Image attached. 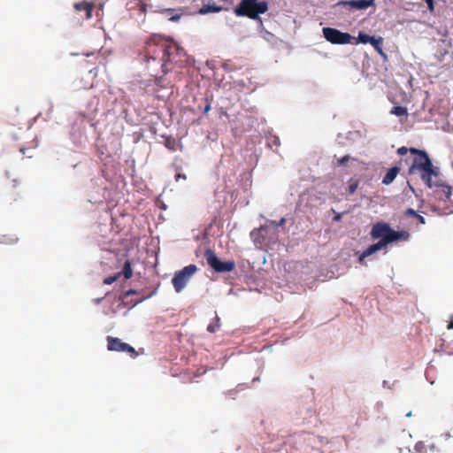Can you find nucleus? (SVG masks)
I'll list each match as a JSON object with an SVG mask.
<instances>
[{"instance_id":"5701e85b","label":"nucleus","mask_w":453,"mask_h":453,"mask_svg":"<svg viewBox=\"0 0 453 453\" xmlns=\"http://www.w3.org/2000/svg\"><path fill=\"white\" fill-rule=\"evenodd\" d=\"M358 185H359V183H358V181H357V180H351L349 181V187H348V193H349V195H353V194L357 191V188H358Z\"/></svg>"},{"instance_id":"4be33fe9","label":"nucleus","mask_w":453,"mask_h":453,"mask_svg":"<svg viewBox=\"0 0 453 453\" xmlns=\"http://www.w3.org/2000/svg\"><path fill=\"white\" fill-rule=\"evenodd\" d=\"M268 145L270 148H278L280 146V139L276 135H272L267 138Z\"/></svg>"},{"instance_id":"58836bf2","label":"nucleus","mask_w":453,"mask_h":453,"mask_svg":"<svg viewBox=\"0 0 453 453\" xmlns=\"http://www.w3.org/2000/svg\"><path fill=\"white\" fill-rule=\"evenodd\" d=\"M411 412H409L406 414L407 417H411Z\"/></svg>"},{"instance_id":"2eb2a0df","label":"nucleus","mask_w":453,"mask_h":453,"mask_svg":"<svg viewBox=\"0 0 453 453\" xmlns=\"http://www.w3.org/2000/svg\"><path fill=\"white\" fill-rule=\"evenodd\" d=\"M371 43L374 50L382 57L386 58V54L385 52L383 51V38L379 36V37H375V36H372V39H371V42H369Z\"/></svg>"},{"instance_id":"9b49d317","label":"nucleus","mask_w":453,"mask_h":453,"mask_svg":"<svg viewBox=\"0 0 453 453\" xmlns=\"http://www.w3.org/2000/svg\"><path fill=\"white\" fill-rule=\"evenodd\" d=\"M427 187L429 188H435L434 193L439 200L448 201L450 199L452 188L440 178V175L438 179L432 180L431 186Z\"/></svg>"},{"instance_id":"f257e3e1","label":"nucleus","mask_w":453,"mask_h":453,"mask_svg":"<svg viewBox=\"0 0 453 453\" xmlns=\"http://www.w3.org/2000/svg\"><path fill=\"white\" fill-rule=\"evenodd\" d=\"M144 60L150 68L160 66L163 74L172 70V65L182 62L185 52L176 42L160 35H152L145 43Z\"/></svg>"},{"instance_id":"c85d7f7f","label":"nucleus","mask_w":453,"mask_h":453,"mask_svg":"<svg viewBox=\"0 0 453 453\" xmlns=\"http://www.w3.org/2000/svg\"><path fill=\"white\" fill-rule=\"evenodd\" d=\"M427 4V7L430 12H434V0H425Z\"/></svg>"},{"instance_id":"f03ea898","label":"nucleus","mask_w":453,"mask_h":453,"mask_svg":"<svg viewBox=\"0 0 453 453\" xmlns=\"http://www.w3.org/2000/svg\"><path fill=\"white\" fill-rule=\"evenodd\" d=\"M371 236L372 239L380 240L371 246H369L363 253L360 254L358 257V262L364 264V260L365 257L372 255L373 253L380 250L382 248L386 247L388 243L393 242H396L399 240L406 241L408 240L410 234L406 231L397 232L392 229L388 224L378 222L373 225L371 230Z\"/></svg>"},{"instance_id":"f704fd0d","label":"nucleus","mask_w":453,"mask_h":453,"mask_svg":"<svg viewBox=\"0 0 453 453\" xmlns=\"http://www.w3.org/2000/svg\"><path fill=\"white\" fill-rule=\"evenodd\" d=\"M89 73H94V76H96L97 74L96 68L89 70Z\"/></svg>"},{"instance_id":"6ab92c4d","label":"nucleus","mask_w":453,"mask_h":453,"mask_svg":"<svg viewBox=\"0 0 453 453\" xmlns=\"http://www.w3.org/2000/svg\"><path fill=\"white\" fill-rule=\"evenodd\" d=\"M120 275L123 274L125 279L128 280L132 277L133 275V270H132V267H131V263L130 261L127 260L124 264V266H123V270L121 273H119Z\"/></svg>"},{"instance_id":"b1692460","label":"nucleus","mask_w":453,"mask_h":453,"mask_svg":"<svg viewBox=\"0 0 453 453\" xmlns=\"http://www.w3.org/2000/svg\"><path fill=\"white\" fill-rule=\"evenodd\" d=\"M154 76V82L157 86H159L161 88H165V79L163 76H157V74L153 75Z\"/></svg>"},{"instance_id":"1a4fd4ad","label":"nucleus","mask_w":453,"mask_h":453,"mask_svg":"<svg viewBox=\"0 0 453 453\" xmlns=\"http://www.w3.org/2000/svg\"><path fill=\"white\" fill-rule=\"evenodd\" d=\"M322 32L325 39L332 44H349L353 43L352 41L356 40L349 33L333 27H324Z\"/></svg>"},{"instance_id":"c756f323","label":"nucleus","mask_w":453,"mask_h":453,"mask_svg":"<svg viewBox=\"0 0 453 453\" xmlns=\"http://www.w3.org/2000/svg\"><path fill=\"white\" fill-rule=\"evenodd\" d=\"M134 294H136V290L129 289V290L126 291V292L123 294V298L127 297V296H131V295H134Z\"/></svg>"},{"instance_id":"0eeeda50","label":"nucleus","mask_w":453,"mask_h":453,"mask_svg":"<svg viewBox=\"0 0 453 453\" xmlns=\"http://www.w3.org/2000/svg\"><path fill=\"white\" fill-rule=\"evenodd\" d=\"M450 440V436H442L436 438L434 441H418L414 446V450L416 453H428L442 451L447 449L446 442Z\"/></svg>"},{"instance_id":"c9c22d12","label":"nucleus","mask_w":453,"mask_h":453,"mask_svg":"<svg viewBox=\"0 0 453 453\" xmlns=\"http://www.w3.org/2000/svg\"><path fill=\"white\" fill-rule=\"evenodd\" d=\"M284 223H285V219H284V218H282V219H280V223H279V226H281V225H283Z\"/></svg>"},{"instance_id":"7c9ffc66","label":"nucleus","mask_w":453,"mask_h":453,"mask_svg":"<svg viewBox=\"0 0 453 453\" xmlns=\"http://www.w3.org/2000/svg\"><path fill=\"white\" fill-rule=\"evenodd\" d=\"M180 179H183V180H186L187 177L185 174H182V173H178L175 175V180L176 181H179Z\"/></svg>"},{"instance_id":"9d476101","label":"nucleus","mask_w":453,"mask_h":453,"mask_svg":"<svg viewBox=\"0 0 453 453\" xmlns=\"http://www.w3.org/2000/svg\"><path fill=\"white\" fill-rule=\"evenodd\" d=\"M106 341L107 349L110 351L127 352L134 357L137 356V352L135 351L134 348L126 342H123L119 338L108 336Z\"/></svg>"},{"instance_id":"473e14b6","label":"nucleus","mask_w":453,"mask_h":453,"mask_svg":"<svg viewBox=\"0 0 453 453\" xmlns=\"http://www.w3.org/2000/svg\"><path fill=\"white\" fill-rule=\"evenodd\" d=\"M447 328L449 330H452L453 329V316H451V319L450 321L449 322L448 326H447Z\"/></svg>"},{"instance_id":"393cba45","label":"nucleus","mask_w":453,"mask_h":453,"mask_svg":"<svg viewBox=\"0 0 453 453\" xmlns=\"http://www.w3.org/2000/svg\"><path fill=\"white\" fill-rule=\"evenodd\" d=\"M120 276V273H118L116 275H113V276H109V277H106L104 280V283L106 284V285H111L112 284L113 282H115L118 278Z\"/></svg>"},{"instance_id":"dca6fc26","label":"nucleus","mask_w":453,"mask_h":453,"mask_svg":"<svg viewBox=\"0 0 453 453\" xmlns=\"http://www.w3.org/2000/svg\"><path fill=\"white\" fill-rule=\"evenodd\" d=\"M390 114L395 115L397 117H402V116L407 117L408 111H407V108L398 105V106H395L391 109Z\"/></svg>"},{"instance_id":"72a5a7b5","label":"nucleus","mask_w":453,"mask_h":453,"mask_svg":"<svg viewBox=\"0 0 453 453\" xmlns=\"http://www.w3.org/2000/svg\"><path fill=\"white\" fill-rule=\"evenodd\" d=\"M210 110H211V104H210V103H208V104L205 105V107H204L203 112H204V113H207Z\"/></svg>"},{"instance_id":"7ed1b4c3","label":"nucleus","mask_w":453,"mask_h":453,"mask_svg":"<svg viewBox=\"0 0 453 453\" xmlns=\"http://www.w3.org/2000/svg\"><path fill=\"white\" fill-rule=\"evenodd\" d=\"M410 152L414 157L409 167V174L418 173L423 182L431 186L432 180L438 179L440 175L439 169L433 165L426 150L410 148Z\"/></svg>"},{"instance_id":"6e6552de","label":"nucleus","mask_w":453,"mask_h":453,"mask_svg":"<svg viewBox=\"0 0 453 453\" xmlns=\"http://www.w3.org/2000/svg\"><path fill=\"white\" fill-rule=\"evenodd\" d=\"M204 257L207 264L217 273L232 272L235 268V263L234 261H220L216 253L211 249L205 250Z\"/></svg>"},{"instance_id":"423d86ee","label":"nucleus","mask_w":453,"mask_h":453,"mask_svg":"<svg viewBox=\"0 0 453 453\" xmlns=\"http://www.w3.org/2000/svg\"><path fill=\"white\" fill-rule=\"evenodd\" d=\"M197 270L198 268L196 265H188L181 270L177 271L172 279L175 292H181Z\"/></svg>"},{"instance_id":"ddd939ff","label":"nucleus","mask_w":453,"mask_h":453,"mask_svg":"<svg viewBox=\"0 0 453 453\" xmlns=\"http://www.w3.org/2000/svg\"><path fill=\"white\" fill-rule=\"evenodd\" d=\"M400 171L401 168L397 165L389 168L382 179V183L384 185L391 184L395 180Z\"/></svg>"},{"instance_id":"a878e982","label":"nucleus","mask_w":453,"mask_h":453,"mask_svg":"<svg viewBox=\"0 0 453 453\" xmlns=\"http://www.w3.org/2000/svg\"><path fill=\"white\" fill-rule=\"evenodd\" d=\"M404 214H405V216L413 217V218H416L417 216H418L417 211L415 210H413L412 208H408L405 211Z\"/></svg>"},{"instance_id":"412c9836","label":"nucleus","mask_w":453,"mask_h":453,"mask_svg":"<svg viewBox=\"0 0 453 453\" xmlns=\"http://www.w3.org/2000/svg\"><path fill=\"white\" fill-rule=\"evenodd\" d=\"M372 37V36H370L369 35H367L364 32H359L358 37L356 40L355 43H363V44L369 43L371 42Z\"/></svg>"},{"instance_id":"a211bd4d","label":"nucleus","mask_w":453,"mask_h":453,"mask_svg":"<svg viewBox=\"0 0 453 453\" xmlns=\"http://www.w3.org/2000/svg\"><path fill=\"white\" fill-rule=\"evenodd\" d=\"M222 10V7L221 6H218V5H215V4H212V5H203L201 9H200V13L202 14H205V13H209V12H219Z\"/></svg>"},{"instance_id":"e433bc0d","label":"nucleus","mask_w":453,"mask_h":453,"mask_svg":"<svg viewBox=\"0 0 453 453\" xmlns=\"http://www.w3.org/2000/svg\"><path fill=\"white\" fill-rule=\"evenodd\" d=\"M102 300H103V298H97V299L96 300V303H101V301H102Z\"/></svg>"},{"instance_id":"4c0bfd02","label":"nucleus","mask_w":453,"mask_h":453,"mask_svg":"<svg viewBox=\"0 0 453 453\" xmlns=\"http://www.w3.org/2000/svg\"><path fill=\"white\" fill-rule=\"evenodd\" d=\"M340 219H341V215H337V216L334 218V219H335V220H340Z\"/></svg>"},{"instance_id":"bb28decb","label":"nucleus","mask_w":453,"mask_h":453,"mask_svg":"<svg viewBox=\"0 0 453 453\" xmlns=\"http://www.w3.org/2000/svg\"><path fill=\"white\" fill-rule=\"evenodd\" d=\"M349 158H350L349 156L346 155V156L341 157L340 159H338L337 165L339 166L345 165V164L349 160Z\"/></svg>"},{"instance_id":"f8f14e48","label":"nucleus","mask_w":453,"mask_h":453,"mask_svg":"<svg viewBox=\"0 0 453 453\" xmlns=\"http://www.w3.org/2000/svg\"><path fill=\"white\" fill-rule=\"evenodd\" d=\"M343 4H348L357 10H364L373 4V0H351L342 2Z\"/></svg>"},{"instance_id":"aec40b11","label":"nucleus","mask_w":453,"mask_h":453,"mask_svg":"<svg viewBox=\"0 0 453 453\" xmlns=\"http://www.w3.org/2000/svg\"><path fill=\"white\" fill-rule=\"evenodd\" d=\"M215 320H216L215 323H211L208 325V326H207L208 332L215 333L220 328V326H221L220 319L218 315H216Z\"/></svg>"},{"instance_id":"f3484780","label":"nucleus","mask_w":453,"mask_h":453,"mask_svg":"<svg viewBox=\"0 0 453 453\" xmlns=\"http://www.w3.org/2000/svg\"><path fill=\"white\" fill-rule=\"evenodd\" d=\"M177 141L173 136H166L165 139V146L171 151L177 150Z\"/></svg>"},{"instance_id":"2f4dec72","label":"nucleus","mask_w":453,"mask_h":453,"mask_svg":"<svg viewBox=\"0 0 453 453\" xmlns=\"http://www.w3.org/2000/svg\"><path fill=\"white\" fill-rule=\"evenodd\" d=\"M416 219L418 220V222L422 225L426 224V219L423 216L419 215L416 217Z\"/></svg>"},{"instance_id":"cd10ccee","label":"nucleus","mask_w":453,"mask_h":453,"mask_svg":"<svg viewBox=\"0 0 453 453\" xmlns=\"http://www.w3.org/2000/svg\"><path fill=\"white\" fill-rule=\"evenodd\" d=\"M407 152H410V148H407V147H400L398 150H397V154L400 155V156H403L405 155Z\"/></svg>"},{"instance_id":"20e7f679","label":"nucleus","mask_w":453,"mask_h":453,"mask_svg":"<svg viewBox=\"0 0 453 453\" xmlns=\"http://www.w3.org/2000/svg\"><path fill=\"white\" fill-rule=\"evenodd\" d=\"M410 152L414 157L409 167V174L418 173L423 182L431 186L432 180L438 179L440 175L439 169L433 165L426 150L410 148Z\"/></svg>"},{"instance_id":"39448f33","label":"nucleus","mask_w":453,"mask_h":453,"mask_svg":"<svg viewBox=\"0 0 453 453\" xmlns=\"http://www.w3.org/2000/svg\"><path fill=\"white\" fill-rule=\"evenodd\" d=\"M268 4L265 1L258 2V0H242L234 8V13L239 17H248L257 19L259 14L266 12Z\"/></svg>"},{"instance_id":"4468645a","label":"nucleus","mask_w":453,"mask_h":453,"mask_svg":"<svg viewBox=\"0 0 453 453\" xmlns=\"http://www.w3.org/2000/svg\"><path fill=\"white\" fill-rule=\"evenodd\" d=\"M74 8L78 12L84 11L86 12V19H90L92 17L94 4L83 1L81 3H76L74 4Z\"/></svg>"}]
</instances>
